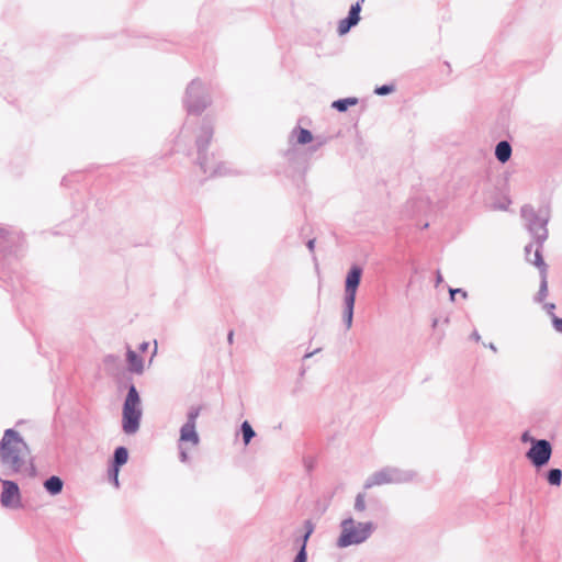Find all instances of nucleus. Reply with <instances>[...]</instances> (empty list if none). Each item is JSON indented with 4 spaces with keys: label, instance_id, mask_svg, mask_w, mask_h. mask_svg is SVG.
Wrapping results in <instances>:
<instances>
[{
    "label": "nucleus",
    "instance_id": "f257e3e1",
    "mask_svg": "<svg viewBox=\"0 0 562 562\" xmlns=\"http://www.w3.org/2000/svg\"><path fill=\"white\" fill-rule=\"evenodd\" d=\"M0 462L8 476H33L35 473L29 446L13 429H7L0 441Z\"/></svg>",
    "mask_w": 562,
    "mask_h": 562
},
{
    "label": "nucleus",
    "instance_id": "f03ea898",
    "mask_svg": "<svg viewBox=\"0 0 562 562\" xmlns=\"http://www.w3.org/2000/svg\"><path fill=\"white\" fill-rule=\"evenodd\" d=\"M373 530L372 522H358L351 518L341 522V535L338 539V546L341 548L358 544L367 540Z\"/></svg>",
    "mask_w": 562,
    "mask_h": 562
},
{
    "label": "nucleus",
    "instance_id": "7ed1b4c3",
    "mask_svg": "<svg viewBox=\"0 0 562 562\" xmlns=\"http://www.w3.org/2000/svg\"><path fill=\"white\" fill-rule=\"evenodd\" d=\"M200 415V407H193L188 414L187 423L181 427L179 448L180 458L183 462L188 461L189 448L196 447L199 445V435L196 432V418Z\"/></svg>",
    "mask_w": 562,
    "mask_h": 562
},
{
    "label": "nucleus",
    "instance_id": "20e7f679",
    "mask_svg": "<svg viewBox=\"0 0 562 562\" xmlns=\"http://www.w3.org/2000/svg\"><path fill=\"white\" fill-rule=\"evenodd\" d=\"M140 416V398L135 386L132 385L123 406V430L126 434H134L139 427Z\"/></svg>",
    "mask_w": 562,
    "mask_h": 562
},
{
    "label": "nucleus",
    "instance_id": "39448f33",
    "mask_svg": "<svg viewBox=\"0 0 562 562\" xmlns=\"http://www.w3.org/2000/svg\"><path fill=\"white\" fill-rule=\"evenodd\" d=\"M361 276H362V269L359 266H353L349 270L347 278H346V284H345L346 312H345V316H346V323H347L348 328L351 326V323H352L356 294H357V289L360 284Z\"/></svg>",
    "mask_w": 562,
    "mask_h": 562
},
{
    "label": "nucleus",
    "instance_id": "423d86ee",
    "mask_svg": "<svg viewBox=\"0 0 562 562\" xmlns=\"http://www.w3.org/2000/svg\"><path fill=\"white\" fill-rule=\"evenodd\" d=\"M552 453V448L547 440H532V447L527 452V458L536 467H542L548 463Z\"/></svg>",
    "mask_w": 562,
    "mask_h": 562
},
{
    "label": "nucleus",
    "instance_id": "0eeeda50",
    "mask_svg": "<svg viewBox=\"0 0 562 562\" xmlns=\"http://www.w3.org/2000/svg\"><path fill=\"white\" fill-rule=\"evenodd\" d=\"M20 503L21 495L18 484L9 480H3L1 493L2 506L16 508L20 506Z\"/></svg>",
    "mask_w": 562,
    "mask_h": 562
},
{
    "label": "nucleus",
    "instance_id": "6e6552de",
    "mask_svg": "<svg viewBox=\"0 0 562 562\" xmlns=\"http://www.w3.org/2000/svg\"><path fill=\"white\" fill-rule=\"evenodd\" d=\"M364 0H360L356 4L351 5L348 16L339 22L338 33L340 35H345L346 33H348L349 30L359 22L361 3Z\"/></svg>",
    "mask_w": 562,
    "mask_h": 562
},
{
    "label": "nucleus",
    "instance_id": "1a4fd4ad",
    "mask_svg": "<svg viewBox=\"0 0 562 562\" xmlns=\"http://www.w3.org/2000/svg\"><path fill=\"white\" fill-rule=\"evenodd\" d=\"M128 453L124 447H119L114 452V468L112 469V476L114 484L119 485V468L127 462Z\"/></svg>",
    "mask_w": 562,
    "mask_h": 562
},
{
    "label": "nucleus",
    "instance_id": "9d476101",
    "mask_svg": "<svg viewBox=\"0 0 562 562\" xmlns=\"http://www.w3.org/2000/svg\"><path fill=\"white\" fill-rule=\"evenodd\" d=\"M304 527H305V532L302 536L301 550H300L299 554L296 555V558L294 559V562H306V551H305L306 542H307L310 536L314 531V525L311 520H307V521H305Z\"/></svg>",
    "mask_w": 562,
    "mask_h": 562
},
{
    "label": "nucleus",
    "instance_id": "9b49d317",
    "mask_svg": "<svg viewBox=\"0 0 562 562\" xmlns=\"http://www.w3.org/2000/svg\"><path fill=\"white\" fill-rule=\"evenodd\" d=\"M126 360L130 371L138 374L144 371V360L139 358L136 351L132 350L131 348L127 349Z\"/></svg>",
    "mask_w": 562,
    "mask_h": 562
},
{
    "label": "nucleus",
    "instance_id": "f8f14e48",
    "mask_svg": "<svg viewBox=\"0 0 562 562\" xmlns=\"http://www.w3.org/2000/svg\"><path fill=\"white\" fill-rule=\"evenodd\" d=\"M510 155H512V147L508 142L503 140L496 145L495 156L501 162L504 164V162L508 161L510 158Z\"/></svg>",
    "mask_w": 562,
    "mask_h": 562
},
{
    "label": "nucleus",
    "instance_id": "ddd939ff",
    "mask_svg": "<svg viewBox=\"0 0 562 562\" xmlns=\"http://www.w3.org/2000/svg\"><path fill=\"white\" fill-rule=\"evenodd\" d=\"M44 486L50 494L55 495L61 492L63 481L58 476H50L45 481Z\"/></svg>",
    "mask_w": 562,
    "mask_h": 562
},
{
    "label": "nucleus",
    "instance_id": "4468645a",
    "mask_svg": "<svg viewBox=\"0 0 562 562\" xmlns=\"http://www.w3.org/2000/svg\"><path fill=\"white\" fill-rule=\"evenodd\" d=\"M358 103L357 98H347L333 102V108L338 110L339 112H345L349 106L356 105Z\"/></svg>",
    "mask_w": 562,
    "mask_h": 562
},
{
    "label": "nucleus",
    "instance_id": "2eb2a0df",
    "mask_svg": "<svg viewBox=\"0 0 562 562\" xmlns=\"http://www.w3.org/2000/svg\"><path fill=\"white\" fill-rule=\"evenodd\" d=\"M547 480L549 484L559 486L562 480V472L559 469H552L548 472Z\"/></svg>",
    "mask_w": 562,
    "mask_h": 562
},
{
    "label": "nucleus",
    "instance_id": "dca6fc26",
    "mask_svg": "<svg viewBox=\"0 0 562 562\" xmlns=\"http://www.w3.org/2000/svg\"><path fill=\"white\" fill-rule=\"evenodd\" d=\"M241 431L245 445H248L251 438L255 436V431L248 422H244L241 425Z\"/></svg>",
    "mask_w": 562,
    "mask_h": 562
},
{
    "label": "nucleus",
    "instance_id": "f3484780",
    "mask_svg": "<svg viewBox=\"0 0 562 562\" xmlns=\"http://www.w3.org/2000/svg\"><path fill=\"white\" fill-rule=\"evenodd\" d=\"M313 140V135L308 130L300 128L297 132V143L299 144H308Z\"/></svg>",
    "mask_w": 562,
    "mask_h": 562
},
{
    "label": "nucleus",
    "instance_id": "a211bd4d",
    "mask_svg": "<svg viewBox=\"0 0 562 562\" xmlns=\"http://www.w3.org/2000/svg\"><path fill=\"white\" fill-rule=\"evenodd\" d=\"M548 295V282H547V278H546V274H542V281H541V285H540V290H539V294H538V300L539 301H543Z\"/></svg>",
    "mask_w": 562,
    "mask_h": 562
},
{
    "label": "nucleus",
    "instance_id": "6ab92c4d",
    "mask_svg": "<svg viewBox=\"0 0 562 562\" xmlns=\"http://www.w3.org/2000/svg\"><path fill=\"white\" fill-rule=\"evenodd\" d=\"M535 265L541 269L542 274H546V265L539 250L535 252Z\"/></svg>",
    "mask_w": 562,
    "mask_h": 562
},
{
    "label": "nucleus",
    "instance_id": "aec40b11",
    "mask_svg": "<svg viewBox=\"0 0 562 562\" xmlns=\"http://www.w3.org/2000/svg\"><path fill=\"white\" fill-rule=\"evenodd\" d=\"M355 508L358 510V512H363L366 509V499H364V495L362 494H359L356 498V502H355Z\"/></svg>",
    "mask_w": 562,
    "mask_h": 562
},
{
    "label": "nucleus",
    "instance_id": "412c9836",
    "mask_svg": "<svg viewBox=\"0 0 562 562\" xmlns=\"http://www.w3.org/2000/svg\"><path fill=\"white\" fill-rule=\"evenodd\" d=\"M552 322L555 330L562 333V318L552 315Z\"/></svg>",
    "mask_w": 562,
    "mask_h": 562
},
{
    "label": "nucleus",
    "instance_id": "4be33fe9",
    "mask_svg": "<svg viewBox=\"0 0 562 562\" xmlns=\"http://www.w3.org/2000/svg\"><path fill=\"white\" fill-rule=\"evenodd\" d=\"M458 294V295H461L463 299L467 297V292L461 290V289H451L450 290V295H451V299L454 300V295Z\"/></svg>",
    "mask_w": 562,
    "mask_h": 562
},
{
    "label": "nucleus",
    "instance_id": "5701e85b",
    "mask_svg": "<svg viewBox=\"0 0 562 562\" xmlns=\"http://www.w3.org/2000/svg\"><path fill=\"white\" fill-rule=\"evenodd\" d=\"M392 91V87L389 86H382L375 90L378 94H387Z\"/></svg>",
    "mask_w": 562,
    "mask_h": 562
},
{
    "label": "nucleus",
    "instance_id": "b1692460",
    "mask_svg": "<svg viewBox=\"0 0 562 562\" xmlns=\"http://www.w3.org/2000/svg\"><path fill=\"white\" fill-rule=\"evenodd\" d=\"M307 247H308L310 251H312V252H313V251H314V249H315V239H311V240H308V243H307Z\"/></svg>",
    "mask_w": 562,
    "mask_h": 562
},
{
    "label": "nucleus",
    "instance_id": "393cba45",
    "mask_svg": "<svg viewBox=\"0 0 562 562\" xmlns=\"http://www.w3.org/2000/svg\"><path fill=\"white\" fill-rule=\"evenodd\" d=\"M227 339H228V342H229V344H233V340H234V331H229Z\"/></svg>",
    "mask_w": 562,
    "mask_h": 562
},
{
    "label": "nucleus",
    "instance_id": "a878e982",
    "mask_svg": "<svg viewBox=\"0 0 562 562\" xmlns=\"http://www.w3.org/2000/svg\"><path fill=\"white\" fill-rule=\"evenodd\" d=\"M149 344L148 342H143L140 346H139V349L142 351H145L147 348H148Z\"/></svg>",
    "mask_w": 562,
    "mask_h": 562
},
{
    "label": "nucleus",
    "instance_id": "bb28decb",
    "mask_svg": "<svg viewBox=\"0 0 562 562\" xmlns=\"http://www.w3.org/2000/svg\"><path fill=\"white\" fill-rule=\"evenodd\" d=\"M521 439H522V441H525V442H526V441H528V440H531V439L529 438V434H528V432H525V434L522 435V438H521Z\"/></svg>",
    "mask_w": 562,
    "mask_h": 562
},
{
    "label": "nucleus",
    "instance_id": "cd10ccee",
    "mask_svg": "<svg viewBox=\"0 0 562 562\" xmlns=\"http://www.w3.org/2000/svg\"><path fill=\"white\" fill-rule=\"evenodd\" d=\"M554 307H555V306H554V304H549V305L547 306L548 312H549V313H552V311L554 310Z\"/></svg>",
    "mask_w": 562,
    "mask_h": 562
}]
</instances>
